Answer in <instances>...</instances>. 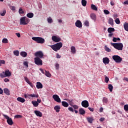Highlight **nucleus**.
Segmentation results:
<instances>
[{"instance_id": "27", "label": "nucleus", "mask_w": 128, "mask_h": 128, "mask_svg": "<svg viewBox=\"0 0 128 128\" xmlns=\"http://www.w3.org/2000/svg\"><path fill=\"white\" fill-rule=\"evenodd\" d=\"M28 96H30L31 98H38V94H28Z\"/></svg>"}, {"instance_id": "13", "label": "nucleus", "mask_w": 128, "mask_h": 128, "mask_svg": "<svg viewBox=\"0 0 128 128\" xmlns=\"http://www.w3.org/2000/svg\"><path fill=\"white\" fill-rule=\"evenodd\" d=\"M61 40L62 39L60 38H58L56 36H52V40L55 42H60Z\"/></svg>"}, {"instance_id": "2", "label": "nucleus", "mask_w": 128, "mask_h": 128, "mask_svg": "<svg viewBox=\"0 0 128 128\" xmlns=\"http://www.w3.org/2000/svg\"><path fill=\"white\" fill-rule=\"evenodd\" d=\"M11 76L12 72H10L8 70H6L5 72L3 71L0 74V76L2 78H4L8 76Z\"/></svg>"}, {"instance_id": "1", "label": "nucleus", "mask_w": 128, "mask_h": 128, "mask_svg": "<svg viewBox=\"0 0 128 128\" xmlns=\"http://www.w3.org/2000/svg\"><path fill=\"white\" fill-rule=\"evenodd\" d=\"M50 46L53 50H54V52H58V50H60L62 48V43L60 42L54 45Z\"/></svg>"}, {"instance_id": "62", "label": "nucleus", "mask_w": 128, "mask_h": 128, "mask_svg": "<svg viewBox=\"0 0 128 128\" xmlns=\"http://www.w3.org/2000/svg\"><path fill=\"white\" fill-rule=\"evenodd\" d=\"M16 36L18 38H20V33H16Z\"/></svg>"}, {"instance_id": "20", "label": "nucleus", "mask_w": 128, "mask_h": 128, "mask_svg": "<svg viewBox=\"0 0 128 128\" xmlns=\"http://www.w3.org/2000/svg\"><path fill=\"white\" fill-rule=\"evenodd\" d=\"M17 100L22 103H24V102H26V100L22 97H18L17 98Z\"/></svg>"}, {"instance_id": "49", "label": "nucleus", "mask_w": 128, "mask_h": 128, "mask_svg": "<svg viewBox=\"0 0 128 128\" xmlns=\"http://www.w3.org/2000/svg\"><path fill=\"white\" fill-rule=\"evenodd\" d=\"M6 64V61L4 60H0V66H2V64Z\"/></svg>"}, {"instance_id": "56", "label": "nucleus", "mask_w": 128, "mask_h": 128, "mask_svg": "<svg viewBox=\"0 0 128 128\" xmlns=\"http://www.w3.org/2000/svg\"><path fill=\"white\" fill-rule=\"evenodd\" d=\"M72 108H74L75 110H78V106L77 105H73Z\"/></svg>"}, {"instance_id": "17", "label": "nucleus", "mask_w": 128, "mask_h": 128, "mask_svg": "<svg viewBox=\"0 0 128 128\" xmlns=\"http://www.w3.org/2000/svg\"><path fill=\"white\" fill-rule=\"evenodd\" d=\"M79 114H80L84 116V114H86V110H84V108H80L79 109Z\"/></svg>"}, {"instance_id": "42", "label": "nucleus", "mask_w": 128, "mask_h": 128, "mask_svg": "<svg viewBox=\"0 0 128 128\" xmlns=\"http://www.w3.org/2000/svg\"><path fill=\"white\" fill-rule=\"evenodd\" d=\"M104 49H105V50H106V52H110L112 50L110 48L106 46H105Z\"/></svg>"}, {"instance_id": "35", "label": "nucleus", "mask_w": 128, "mask_h": 128, "mask_svg": "<svg viewBox=\"0 0 128 128\" xmlns=\"http://www.w3.org/2000/svg\"><path fill=\"white\" fill-rule=\"evenodd\" d=\"M108 88L110 92H112V88H114V86H112V85L111 84H109L108 85Z\"/></svg>"}, {"instance_id": "54", "label": "nucleus", "mask_w": 128, "mask_h": 128, "mask_svg": "<svg viewBox=\"0 0 128 128\" xmlns=\"http://www.w3.org/2000/svg\"><path fill=\"white\" fill-rule=\"evenodd\" d=\"M22 118V115H16L15 116L16 118Z\"/></svg>"}, {"instance_id": "10", "label": "nucleus", "mask_w": 128, "mask_h": 128, "mask_svg": "<svg viewBox=\"0 0 128 128\" xmlns=\"http://www.w3.org/2000/svg\"><path fill=\"white\" fill-rule=\"evenodd\" d=\"M52 98H54V100H55V102H56L60 103L62 102L60 98V96H58V94L53 95Z\"/></svg>"}, {"instance_id": "33", "label": "nucleus", "mask_w": 128, "mask_h": 128, "mask_svg": "<svg viewBox=\"0 0 128 128\" xmlns=\"http://www.w3.org/2000/svg\"><path fill=\"white\" fill-rule=\"evenodd\" d=\"M91 8L92 10H98V8H96V6L94 4L91 5Z\"/></svg>"}, {"instance_id": "39", "label": "nucleus", "mask_w": 128, "mask_h": 128, "mask_svg": "<svg viewBox=\"0 0 128 128\" xmlns=\"http://www.w3.org/2000/svg\"><path fill=\"white\" fill-rule=\"evenodd\" d=\"M6 10H4L2 12H0V14L2 16H6Z\"/></svg>"}, {"instance_id": "55", "label": "nucleus", "mask_w": 128, "mask_h": 128, "mask_svg": "<svg viewBox=\"0 0 128 128\" xmlns=\"http://www.w3.org/2000/svg\"><path fill=\"white\" fill-rule=\"evenodd\" d=\"M68 110H70V112H74V109L72 107L68 108Z\"/></svg>"}, {"instance_id": "34", "label": "nucleus", "mask_w": 128, "mask_h": 128, "mask_svg": "<svg viewBox=\"0 0 128 128\" xmlns=\"http://www.w3.org/2000/svg\"><path fill=\"white\" fill-rule=\"evenodd\" d=\"M14 54L16 56H20V52L18 50H14Z\"/></svg>"}, {"instance_id": "59", "label": "nucleus", "mask_w": 128, "mask_h": 128, "mask_svg": "<svg viewBox=\"0 0 128 128\" xmlns=\"http://www.w3.org/2000/svg\"><path fill=\"white\" fill-rule=\"evenodd\" d=\"M10 9L12 10H15L16 7H14V6H12Z\"/></svg>"}, {"instance_id": "9", "label": "nucleus", "mask_w": 128, "mask_h": 128, "mask_svg": "<svg viewBox=\"0 0 128 128\" xmlns=\"http://www.w3.org/2000/svg\"><path fill=\"white\" fill-rule=\"evenodd\" d=\"M34 56L36 58H44V53L42 51L37 52L34 54Z\"/></svg>"}, {"instance_id": "52", "label": "nucleus", "mask_w": 128, "mask_h": 128, "mask_svg": "<svg viewBox=\"0 0 128 128\" xmlns=\"http://www.w3.org/2000/svg\"><path fill=\"white\" fill-rule=\"evenodd\" d=\"M40 72H42V74H46V70H43V69L42 68H40Z\"/></svg>"}, {"instance_id": "58", "label": "nucleus", "mask_w": 128, "mask_h": 128, "mask_svg": "<svg viewBox=\"0 0 128 128\" xmlns=\"http://www.w3.org/2000/svg\"><path fill=\"white\" fill-rule=\"evenodd\" d=\"M88 110H90V112H94V108H92L90 107L88 108Z\"/></svg>"}, {"instance_id": "5", "label": "nucleus", "mask_w": 128, "mask_h": 128, "mask_svg": "<svg viewBox=\"0 0 128 128\" xmlns=\"http://www.w3.org/2000/svg\"><path fill=\"white\" fill-rule=\"evenodd\" d=\"M32 40L36 42L38 44H44V39L40 37H33L32 38Z\"/></svg>"}, {"instance_id": "11", "label": "nucleus", "mask_w": 128, "mask_h": 128, "mask_svg": "<svg viewBox=\"0 0 128 128\" xmlns=\"http://www.w3.org/2000/svg\"><path fill=\"white\" fill-rule=\"evenodd\" d=\"M82 106L83 108H88V106H90V104L88 100H84L82 102Z\"/></svg>"}, {"instance_id": "44", "label": "nucleus", "mask_w": 128, "mask_h": 128, "mask_svg": "<svg viewBox=\"0 0 128 128\" xmlns=\"http://www.w3.org/2000/svg\"><path fill=\"white\" fill-rule=\"evenodd\" d=\"M104 82H106V84H108V82H110V78H108V77L106 76H105Z\"/></svg>"}, {"instance_id": "8", "label": "nucleus", "mask_w": 128, "mask_h": 128, "mask_svg": "<svg viewBox=\"0 0 128 128\" xmlns=\"http://www.w3.org/2000/svg\"><path fill=\"white\" fill-rule=\"evenodd\" d=\"M38 57H36L34 58V63L37 66H42V60Z\"/></svg>"}, {"instance_id": "15", "label": "nucleus", "mask_w": 128, "mask_h": 128, "mask_svg": "<svg viewBox=\"0 0 128 128\" xmlns=\"http://www.w3.org/2000/svg\"><path fill=\"white\" fill-rule=\"evenodd\" d=\"M36 116H40V118H42V113L38 110H35L34 112Z\"/></svg>"}, {"instance_id": "53", "label": "nucleus", "mask_w": 128, "mask_h": 128, "mask_svg": "<svg viewBox=\"0 0 128 128\" xmlns=\"http://www.w3.org/2000/svg\"><path fill=\"white\" fill-rule=\"evenodd\" d=\"M124 110L126 112H128V104H126L124 106Z\"/></svg>"}, {"instance_id": "64", "label": "nucleus", "mask_w": 128, "mask_h": 128, "mask_svg": "<svg viewBox=\"0 0 128 128\" xmlns=\"http://www.w3.org/2000/svg\"><path fill=\"white\" fill-rule=\"evenodd\" d=\"M124 4H128V0H126L124 3Z\"/></svg>"}, {"instance_id": "47", "label": "nucleus", "mask_w": 128, "mask_h": 128, "mask_svg": "<svg viewBox=\"0 0 128 128\" xmlns=\"http://www.w3.org/2000/svg\"><path fill=\"white\" fill-rule=\"evenodd\" d=\"M8 40L6 38H4L2 39V42H3V44H8Z\"/></svg>"}, {"instance_id": "26", "label": "nucleus", "mask_w": 128, "mask_h": 128, "mask_svg": "<svg viewBox=\"0 0 128 128\" xmlns=\"http://www.w3.org/2000/svg\"><path fill=\"white\" fill-rule=\"evenodd\" d=\"M20 54L21 56H22L23 58H26V56H28V53H26V52H21Z\"/></svg>"}, {"instance_id": "37", "label": "nucleus", "mask_w": 128, "mask_h": 128, "mask_svg": "<svg viewBox=\"0 0 128 128\" xmlns=\"http://www.w3.org/2000/svg\"><path fill=\"white\" fill-rule=\"evenodd\" d=\"M118 40H120V38H116V37L113 38L112 42H116Z\"/></svg>"}, {"instance_id": "38", "label": "nucleus", "mask_w": 128, "mask_h": 128, "mask_svg": "<svg viewBox=\"0 0 128 128\" xmlns=\"http://www.w3.org/2000/svg\"><path fill=\"white\" fill-rule=\"evenodd\" d=\"M70 50L72 54H74L76 52V47L72 46L70 48Z\"/></svg>"}, {"instance_id": "57", "label": "nucleus", "mask_w": 128, "mask_h": 128, "mask_svg": "<svg viewBox=\"0 0 128 128\" xmlns=\"http://www.w3.org/2000/svg\"><path fill=\"white\" fill-rule=\"evenodd\" d=\"M4 80L5 82H10V80L8 78H4Z\"/></svg>"}, {"instance_id": "31", "label": "nucleus", "mask_w": 128, "mask_h": 128, "mask_svg": "<svg viewBox=\"0 0 128 128\" xmlns=\"http://www.w3.org/2000/svg\"><path fill=\"white\" fill-rule=\"evenodd\" d=\"M32 104H33L34 106L36 107L38 106V102L36 101H32Z\"/></svg>"}, {"instance_id": "32", "label": "nucleus", "mask_w": 128, "mask_h": 128, "mask_svg": "<svg viewBox=\"0 0 128 128\" xmlns=\"http://www.w3.org/2000/svg\"><path fill=\"white\" fill-rule=\"evenodd\" d=\"M124 26L125 30H126V32H128V23L125 22L124 24Z\"/></svg>"}, {"instance_id": "36", "label": "nucleus", "mask_w": 128, "mask_h": 128, "mask_svg": "<svg viewBox=\"0 0 128 128\" xmlns=\"http://www.w3.org/2000/svg\"><path fill=\"white\" fill-rule=\"evenodd\" d=\"M45 75L46 76H48V78H50V76H52V74H50L49 72L45 71Z\"/></svg>"}, {"instance_id": "7", "label": "nucleus", "mask_w": 128, "mask_h": 128, "mask_svg": "<svg viewBox=\"0 0 128 128\" xmlns=\"http://www.w3.org/2000/svg\"><path fill=\"white\" fill-rule=\"evenodd\" d=\"M3 116H4V118L7 120V122L9 126H12V124H14V122L12 121V118H10L8 116V115H6L4 114H3Z\"/></svg>"}, {"instance_id": "22", "label": "nucleus", "mask_w": 128, "mask_h": 128, "mask_svg": "<svg viewBox=\"0 0 128 128\" xmlns=\"http://www.w3.org/2000/svg\"><path fill=\"white\" fill-rule=\"evenodd\" d=\"M54 110L56 111V112H60V106H56L54 107Z\"/></svg>"}, {"instance_id": "18", "label": "nucleus", "mask_w": 128, "mask_h": 128, "mask_svg": "<svg viewBox=\"0 0 128 128\" xmlns=\"http://www.w3.org/2000/svg\"><path fill=\"white\" fill-rule=\"evenodd\" d=\"M86 120L89 124H92V122L94 120V118L92 117H87Z\"/></svg>"}, {"instance_id": "63", "label": "nucleus", "mask_w": 128, "mask_h": 128, "mask_svg": "<svg viewBox=\"0 0 128 128\" xmlns=\"http://www.w3.org/2000/svg\"><path fill=\"white\" fill-rule=\"evenodd\" d=\"M100 120V122H104V118H101Z\"/></svg>"}, {"instance_id": "4", "label": "nucleus", "mask_w": 128, "mask_h": 128, "mask_svg": "<svg viewBox=\"0 0 128 128\" xmlns=\"http://www.w3.org/2000/svg\"><path fill=\"white\" fill-rule=\"evenodd\" d=\"M30 22V18L23 16L20 18V24L26 26Z\"/></svg>"}, {"instance_id": "16", "label": "nucleus", "mask_w": 128, "mask_h": 128, "mask_svg": "<svg viewBox=\"0 0 128 128\" xmlns=\"http://www.w3.org/2000/svg\"><path fill=\"white\" fill-rule=\"evenodd\" d=\"M24 80H25L26 82H27V84H28L30 85L31 88H34V84H32V83L30 82V80H28V78L26 77H24Z\"/></svg>"}, {"instance_id": "25", "label": "nucleus", "mask_w": 128, "mask_h": 128, "mask_svg": "<svg viewBox=\"0 0 128 128\" xmlns=\"http://www.w3.org/2000/svg\"><path fill=\"white\" fill-rule=\"evenodd\" d=\"M4 91L6 94L7 96H10V90L8 88H4Z\"/></svg>"}, {"instance_id": "45", "label": "nucleus", "mask_w": 128, "mask_h": 128, "mask_svg": "<svg viewBox=\"0 0 128 128\" xmlns=\"http://www.w3.org/2000/svg\"><path fill=\"white\" fill-rule=\"evenodd\" d=\"M115 22L117 24H120V19L118 18H116L115 20Z\"/></svg>"}, {"instance_id": "6", "label": "nucleus", "mask_w": 128, "mask_h": 128, "mask_svg": "<svg viewBox=\"0 0 128 128\" xmlns=\"http://www.w3.org/2000/svg\"><path fill=\"white\" fill-rule=\"evenodd\" d=\"M112 60L117 64H120L122 61V58L118 55H114L112 56Z\"/></svg>"}, {"instance_id": "51", "label": "nucleus", "mask_w": 128, "mask_h": 128, "mask_svg": "<svg viewBox=\"0 0 128 128\" xmlns=\"http://www.w3.org/2000/svg\"><path fill=\"white\" fill-rule=\"evenodd\" d=\"M55 67L56 70H58L60 68V64H58V63H56L55 64Z\"/></svg>"}, {"instance_id": "28", "label": "nucleus", "mask_w": 128, "mask_h": 128, "mask_svg": "<svg viewBox=\"0 0 128 128\" xmlns=\"http://www.w3.org/2000/svg\"><path fill=\"white\" fill-rule=\"evenodd\" d=\"M108 22L109 24H110V26H114V19H112V18H109Z\"/></svg>"}, {"instance_id": "48", "label": "nucleus", "mask_w": 128, "mask_h": 128, "mask_svg": "<svg viewBox=\"0 0 128 128\" xmlns=\"http://www.w3.org/2000/svg\"><path fill=\"white\" fill-rule=\"evenodd\" d=\"M104 12L105 14H110V11H108V10H104Z\"/></svg>"}, {"instance_id": "23", "label": "nucleus", "mask_w": 128, "mask_h": 128, "mask_svg": "<svg viewBox=\"0 0 128 128\" xmlns=\"http://www.w3.org/2000/svg\"><path fill=\"white\" fill-rule=\"evenodd\" d=\"M62 106L64 108H68V103L66 101H62Z\"/></svg>"}, {"instance_id": "43", "label": "nucleus", "mask_w": 128, "mask_h": 128, "mask_svg": "<svg viewBox=\"0 0 128 128\" xmlns=\"http://www.w3.org/2000/svg\"><path fill=\"white\" fill-rule=\"evenodd\" d=\"M19 14H24V12L22 10V8H19Z\"/></svg>"}, {"instance_id": "24", "label": "nucleus", "mask_w": 128, "mask_h": 128, "mask_svg": "<svg viewBox=\"0 0 128 128\" xmlns=\"http://www.w3.org/2000/svg\"><path fill=\"white\" fill-rule=\"evenodd\" d=\"M108 98H106V97L103 98L102 102H103L104 104H108Z\"/></svg>"}, {"instance_id": "61", "label": "nucleus", "mask_w": 128, "mask_h": 128, "mask_svg": "<svg viewBox=\"0 0 128 128\" xmlns=\"http://www.w3.org/2000/svg\"><path fill=\"white\" fill-rule=\"evenodd\" d=\"M4 94V90L0 88V94Z\"/></svg>"}, {"instance_id": "19", "label": "nucleus", "mask_w": 128, "mask_h": 128, "mask_svg": "<svg viewBox=\"0 0 128 128\" xmlns=\"http://www.w3.org/2000/svg\"><path fill=\"white\" fill-rule=\"evenodd\" d=\"M36 88L38 89L42 88V84L40 82H37Z\"/></svg>"}, {"instance_id": "40", "label": "nucleus", "mask_w": 128, "mask_h": 128, "mask_svg": "<svg viewBox=\"0 0 128 128\" xmlns=\"http://www.w3.org/2000/svg\"><path fill=\"white\" fill-rule=\"evenodd\" d=\"M82 4L83 6H86V0H82Z\"/></svg>"}, {"instance_id": "41", "label": "nucleus", "mask_w": 128, "mask_h": 128, "mask_svg": "<svg viewBox=\"0 0 128 128\" xmlns=\"http://www.w3.org/2000/svg\"><path fill=\"white\" fill-rule=\"evenodd\" d=\"M23 64H24V66H26V68H28V62H24Z\"/></svg>"}, {"instance_id": "60", "label": "nucleus", "mask_w": 128, "mask_h": 128, "mask_svg": "<svg viewBox=\"0 0 128 128\" xmlns=\"http://www.w3.org/2000/svg\"><path fill=\"white\" fill-rule=\"evenodd\" d=\"M56 58H62V56H60V54H56Z\"/></svg>"}, {"instance_id": "30", "label": "nucleus", "mask_w": 128, "mask_h": 128, "mask_svg": "<svg viewBox=\"0 0 128 128\" xmlns=\"http://www.w3.org/2000/svg\"><path fill=\"white\" fill-rule=\"evenodd\" d=\"M90 18L92 20H93L96 21V16L94 14H90Z\"/></svg>"}, {"instance_id": "29", "label": "nucleus", "mask_w": 128, "mask_h": 128, "mask_svg": "<svg viewBox=\"0 0 128 128\" xmlns=\"http://www.w3.org/2000/svg\"><path fill=\"white\" fill-rule=\"evenodd\" d=\"M108 32H109V34H112V32H114V28H109L108 29Z\"/></svg>"}, {"instance_id": "3", "label": "nucleus", "mask_w": 128, "mask_h": 128, "mask_svg": "<svg viewBox=\"0 0 128 128\" xmlns=\"http://www.w3.org/2000/svg\"><path fill=\"white\" fill-rule=\"evenodd\" d=\"M111 45L118 50H122V48H124L122 43H111Z\"/></svg>"}, {"instance_id": "14", "label": "nucleus", "mask_w": 128, "mask_h": 128, "mask_svg": "<svg viewBox=\"0 0 128 128\" xmlns=\"http://www.w3.org/2000/svg\"><path fill=\"white\" fill-rule=\"evenodd\" d=\"M103 62L105 64H110V58L108 57L103 58Z\"/></svg>"}, {"instance_id": "46", "label": "nucleus", "mask_w": 128, "mask_h": 128, "mask_svg": "<svg viewBox=\"0 0 128 128\" xmlns=\"http://www.w3.org/2000/svg\"><path fill=\"white\" fill-rule=\"evenodd\" d=\"M48 24H52V18L49 17L48 18Z\"/></svg>"}, {"instance_id": "21", "label": "nucleus", "mask_w": 128, "mask_h": 128, "mask_svg": "<svg viewBox=\"0 0 128 128\" xmlns=\"http://www.w3.org/2000/svg\"><path fill=\"white\" fill-rule=\"evenodd\" d=\"M34 14L32 12H29L26 14V16L27 18H34Z\"/></svg>"}, {"instance_id": "12", "label": "nucleus", "mask_w": 128, "mask_h": 128, "mask_svg": "<svg viewBox=\"0 0 128 128\" xmlns=\"http://www.w3.org/2000/svg\"><path fill=\"white\" fill-rule=\"evenodd\" d=\"M75 26L77 28H82V22H80V20H78L76 22Z\"/></svg>"}, {"instance_id": "50", "label": "nucleus", "mask_w": 128, "mask_h": 128, "mask_svg": "<svg viewBox=\"0 0 128 128\" xmlns=\"http://www.w3.org/2000/svg\"><path fill=\"white\" fill-rule=\"evenodd\" d=\"M84 26H90V22H88V21L86 20L84 22Z\"/></svg>"}]
</instances>
